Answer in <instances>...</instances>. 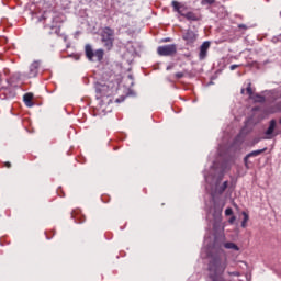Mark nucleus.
Here are the masks:
<instances>
[{
    "instance_id": "obj_1",
    "label": "nucleus",
    "mask_w": 281,
    "mask_h": 281,
    "mask_svg": "<svg viewBox=\"0 0 281 281\" xmlns=\"http://www.w3.org/2000/svg\"><path fill=\"white\" fill-rule=\"evenodd\" d=\"M225 177V166L220 165L218 162H213L209 175H204V179L207 183L206 190H209L212 199H216V196H221L227 187L229 186L228 181H223Z\"/></svg>"
},
{
    "instance_id": "obj_2",
    "label": "nucleus",
    "mask_w": 281,
    "mask_h": 281,
    "mask_svg": "<svg viewBox=\"0 0 281 281\" xmlns=\"http://www.w3.org/2000/svg\"><path fill=\"white\" fill-rule=\"evenodd\" d=\"M227 255L223 250V246H220L217 254L212 255L209 261V277L212 281H227L223 278L225 270L227 269Z\"/></svg>"
},
{
    "instance_id": "obj_3",
    "label": "nucleus",
    "mask_w": 281,
    "mask_h": 281,
    "mask_svg": "<svg viewBox=\"0 0 281 281\" xmlns=\"http://www.w3.org/2000/svg\"><path fill=\"white\" fill-rule=\"evenodd\" d=\"M101 41L103 43V47L111 52L113 49V42L115 41V31L113 29L105 26L101 32Z\"/></svg>"
},
{
    "instance_id": "obj_4",
    "label": "nucleus",
    "mask_w": 281,
    "mask_h": 281,
    "mask_svg": "<svg viewBox=\"0 0 281 281\" xmlns=\"http://www.w3.org/2000/svg\"><path fill=\"white\" fill-rule=\"evenodd\" d=\"M85 54L90 63H101V60L104 58V49L99 48L94 52L91 44H86Z\"/></svg>"
},
{
    "instance_id": "obj_5",
    "label": "nucleus",
    "mask_w": 281,
    "mask_h": 281,
    "mask_svg": "<svg viewBox=\"0 0 281 281\" xmlns=\"http://www.w3.org/2000/svg\"><path fill=\"white\" fill-rule=\"evenodd\" d=\"M278 127V121L276 119L270 120L268 128L265 131V136L261 137V139H273V137H277L278 132H276V128Z\"/></svg>"
},
{
    "instance_id": "obj_6",
    "label": "nucleus",
    "mask_w": 281,
    "mask_h": 281,
    "mask_svg": "<svg viewBox=\"0 0 281 281\" xmlns=\"http://www.w3.org/2000/svg\"><path fill=\"white\" fill-rule=\"evenodd\" d=\"M158 56H175L177 54V45L176 44H168L164 46H159L157 48Z\"/></svg>"
},
{
    "instance_id": "obj_7",
    "label": "nucleus",
    "mask_w": 281,
    "mask_h": 281,
    "mask_svg": "<svg viewBox=\"0 0 281 281\" xmlns=\"http://www.w3.org/2000/svg\"><path fill=\"white\" fill-rule=\"evenodd\" d=\"M171 8H173V12L179 14V16L186 18V14H188V5H186V3H183V2L173 0L171 2Z\"/></svg>"
},
{
    "instance_id": "obj_8",
    "label": "nucleus",
    "mask_w": 281,
    "mask_h": 281,
    "mask_svg": "<svg viewBox=\"0 0 281 281\" xmlns=\"http://www.w3.org/2000/svg\"><path fill=\"white\" fill-rule=\"evenodd\" d=\"M38 67H41V60H35L30 65L27 78H36L38 76Z\"/></svg>"
},
{
    "instance_id": "obj_9",
    "label": "nucleus",
    "mask_w": 281,
    "mask_h": 281,
    "mask_svg": "<svg viewBox=\"0 0 281 281\" xmlns=\"http://www.w3.org/2000/svg\"><path fill=\"white\" fill-rule=\"evenodd\" d=\"M95 93H97V100H100L102 95H106V90L109 87L106 85L95 83Z\"/></svg>"
},
{
    "instance_id": "obj_10",
    "label": "nucleus",
    "mask_w": 281,
    "mask_h": 281,
    "mask_svg": "<svg viewBox=\"0 0 281 281\" xmlns=\"http://www.w3.org/2000/svg\"><path fill=\"white\" fill-rule=\"evenodd\" d=\"M210 42H204L201 46H200V54H199V59L200 60H205V58H207V49H210Z\"/></svg>"
},
{
    "instance_id": "obj_11",
    "label": "nucleus",
    "mask_w": 281,
    "mask_h": 281,
    "mask_svg": "<svg viewBox=\"0 0 281 281\" xmlns=\"http://www.w3.org/2000/svg\"><path fill=\"white\" fill-rule=\"evenodd\" d=\"M184 19L190 22H196V21H202L203 15L201 13H194L192 11H187Z\"/></svg>"
},
{
    "instance_id": "obj_12",
    "label": "nucleus",
    "mask_w": 281,
    "mask_h": 281,
    "mask_svg": "<svg viewBox=\"0 0 281 281\" xmlns=\"http://www.w3.org/2000/svg\"><path fill=\"white\" fill-rule=\"evenodd\" d=\"M183 41H187V43H194L196 41V33L192 30H188L182 35Z\"/></svg>"
},
{
    "instance_id": "obj_13",
    "label": "nucleus",
    "mask_w": 281,
    "mask_h": 281,
    "mask_svg": "<svg viewBox=\"0 0 281 281\" xmlns=\"http://www.w3.org/2000/svg\"><path fill=\"white\" fill-rule=\"evenodd\" d=\"M32 100H34L33 93L29 92L23 95V102H24L25 106H27L29 109H32V106H34V102Z\"/></svg>"
},
{
    "instance_id": "obj_14",
    "label": "nucleus",
    "mask_w": 281,
    "mask_h": 281,
    "mask_svg": "<svg viewBox=\"0 0 281 281\" xmlns=\"http://www.w3.org/2000/svg\"><path fill=\"white\" fill-rule=\"evenodd\" d=\"M262 153H267V147H265L263 149L250 151L249 154L246 155V159H251V157H258L262 155Z\"/></svg>"
},
{
    "instance_id": "obj_15",
    "label": "nucleus",
    "mask_w": 281,
    "mask_h": 281,
    "mask_svg": "<svg viewBox=\"0 0 281 281\" xmlns=\"http://www.w3.org/2000/svg\"><path fill=\"white\" fill-rule=\"evenodd\" d=\"M223 247L225 249H233V251H240V248L238 247V245H236L233 241H227L223 244Z\"/></svg>"
},
{
    "instance_id": "obj_16",
    "label": "nucleus",
    "mask_w": 281,
    "mask_h": 281,
    "mask_svg": "<svg viewBox=\"0 0 281 281\" xmlns=\"http://www.w3.org/2000/svg\"><path fill=\"white\" fill-rule=\"evenodd\" d=\"M270 113H281V101L269 108Z\"/></svg>"
},
{
    "instance_id": "obj_17",
    "label": "nucleus",
    "mask_w": 281,
    "mask_h": 281,
    "mask_svg": "<svg viewBox=\"0 0 281 281\" xmlns=\"http://www.w3.org/2000/svg\"><path fill=\"white\" fill-rule=\"evenodd\" d=\"M251 100H254L255 102H259V103H263L267 101V99L262 95H260L259 93H256L252 98H250Z\"/></svg>"
},
{
    "instance_id": "obj_18",
    "label": "nucleus",
    "mask_w": 281,
    "mask_h": 281,
    "mask_svg": "<svg viewBox=\"0 0 281 281\" xmlns=\"http://www.w3.org/2000/svg\"><path fill=\"white\" fill-rule=\"evenodd\" d=\"M241 214L244 216L241 227L245 229V227H247V223L249 222V214H247V212H243Z\"/></svg>"
},
{
    "instance_id": "obj_19",
    "label": "nucleus",
    "mask_w": 281,
    "mask_h": 281,
    "mask_svg": "<svg viewBox=\"0 0 281 281\" xmlns=\"http://www.w3.org/2000/svg\"><path fill=\"white\" fill-rule=\"evenodd\" d=\"M246 93L249 95V98H254V89H251V82H249L246 87Z\"/></svg>"
},
{
    "instance_id": "obj_20",
    "label": "nucleus",
    "mask_w": 281,
    "mask_h": 281,
    "mask_svg": "<svg viewBox=\"0 0 281 281\" xmlns=\"http://www.w3.org/2000/svg\"><path fill=\"white\" fill-rule=\"evenodd\" d=\"M216 0H201V5H214Z\"/></svg>"
},
{
    "instance_id": "obj_21",
    "label": "nucleus",
    "mask_w": 281,
    "mask_h": 281,
    "mask_svg": "<svg viewBox=\"0 0 281 281\" xmlns=\"http://www.w3.org/2000/svg\"><path fill=\"white\" fill-rule=\"evenodd\" d=\"M225 214H226V216H232L234 214V210H232V207H227L225 210Z\"/></svg>"
},
{
    "instance_id": "obj_22",
    "label": "nucleus",
    "mask_w": 281,
    "mask_h": 281,
    "mask_svg": "<svg viewBox=\"0 0 281 281\" xmlns=\"http://www.w3.org/2000/svg\"><path fill=\"white\" fill-rule=\"evenodd\" d=\"M183 76H186V74H183V72H177V74L175 75V78H177V80H181V78H183Z\"/></svg>"
},
{
    "instance_id": "obj_23",
    "label": "nucleus",
    "mask_w": 281,
    "mask_h": 281,
    "mask_svg": "<svg viewBox=\"0 0 281 281\" xmlns=\"http://www.w3.org/2000/svg\"><path fill=\"white\" fill-rule=\"evenodd\" d=\"M228 276H235L236 278L240 277V272L238 271H233V272H227Z\"/></svg>"
},
{
    "instance_id": "obj_24",
    "label": "nucleus",
    "mask_w": 281,
    "mask_h": 281,
    "mask_svg": "<svg viewBox=\"0 0 281 281\" xmlns=\"http://www.w3.org/2000/svg\"><path fill=\"white\" fill-rule=\"evenodd\" d=\"M52 30H55V34H57V36H60V26H57V27L52 26Z\"/></svg>"
},
{
    "instance_id": "obj_25",
    "label": "nucleus",
    "mask_w": 281,
    "mask_h": 281,
    "mask_svg": "<svg viewBox=\"0 0 281 281\" xmlns=\"http://www.w3.org/2000/svg\"><path fill=\"white\" fill-rule=\"evenodd\" d=\"M238 67H240V66L234 64V65H231V66H229V69H231V71H234V70L238 69Z\"/></svg>"
},
{
    "instance_id": "obj_26",
    "label": "nucleus",
    "mask_w": 281,
    "mask_h": 281,
    "mask_svg": "<svg viewBox=\"0 0 281 281\" xmlns=\"http://www.w3.org/2000/svg\"><path fill=\"white\" fill-rule=\"evenodd\" d=\"M260 139H262V138H254L252 143H251V146H256V144H259Z\"/></svg>"
},
{
    "instance_id": "obj_27",
    "label": "nucleus",
    "mask_w": 281,
    "mask_h": 281,
    "mask_svg": "<svg viewBox=\"0 0 281 281\" xmlns=\"http://www.w3.org/2000/svg\"><path fill=\"white\" fill-rule=\"evenodd\" d=\"M124 100H126V98L125 97H121V98L116 99L115 102L117 104H120V103L124 102Z\"/></svg>"
},
{
    "instance_id": "obj_28",
    "label": "nucleus",
    "mask_w": 281,
    "mask_h": 281,
    "mask_svg": "<svg viewBox=\"0 0 281 281\" xmlns=\"http://www.w3.org/2000/svg\"><path fill=\"white\" fill-rule=\"evenodd\" d=\"M244 164L247 168H249V158H247V156L244 158Z\"/></svg>"
},
{
    "instance_id": "obj_29",
    "label": "nucleus",
    "mask_w": 281,
    "mask_h": 281,
    "mask_svg": "<svg viewBox=\"0 0 281 281\" xmlns=\"http://www.w3.org/2000/svg\"><path fill=\"white\" fill-rule=\"evenodd\" d=\"M236 221V216H232L229 220H228V223L234 224V222Z\"/></svg>"
},
{
    "instance_id": "obj_30",
    "label": "nucleus",
    "mask_w": 281,
    "mask_h": 281,
    "mask_svg": "<svg viewBox=\"0 0 281 281\" xmlns=\"http://www.w3.org/2000/svg\"><path fill=\"white\" fill-rule=\"evenodd\" d=\"M238 27H239V30H247V25H245V24H239Z\"/></svg>"
},
{
    "instance_id": "obj_31",
    "label": "nucleus",
    "mask_w": 281,
    "mask_h": 281,
    "mask_svg": "<svg viewBox=\"0 0 281 281\" xmlns=\"http://www.w3.org/2000/svg\"><path fill=\"white\" fill-rule=\"evenodd\" d=\"M170 41H171L170 37H167V38L161 40L162 43H170Z\"/></svg>"
},
{
    "instance_id": "obj_32",
    "label": "nucleus",
    "mask_w": 281,
    "mask_h": 281,
    "mask_svg": "<svg viewBox=\"0 0 281 281\" xmlns=\"http://www.w3.org/2000/svg\"><path fill=\"white\" fill-rule=\"evenodd\" d=\"M4 166H5L7 168H12V164L9 162V161H7V162L4 164Z\"/></svg>"
},
{
    "instance_id": "obj_33",
    "label": "nucleus",
    "mask_w": 281,
    "mask_h": 281,
    "mask_svg": "<svg viewBox=\"0 0 281 281\" xmlns=\"http://www.w3.org/2000/svg\"><path fill=\"white\" fill-rule=\"evenodd\" d=\"M75 222H77V223H85V218H82V220H80V221L75 220Z\"/></svg>"
},
{
    "instance_id": "obj_34",
    "label": "nucleus",
    "mask_w": 281,
    "mask_h": 281,
    "mask_svg": "<svg viewBox=\"0 0 281 281\" xmlns=\"http://www.w3.org/2000/svg\"><path fill=\"white\" fill-rule=\"evenodd\" d=\"M172 69V65L167 66V71H170Z\"/></svg>"
},
{
    "instance_id": "obj_35",
    "label": "nucleus",
    "mask_w": 281,
    "mask_h": 281,
    "mask_svg": "<svg viewBox=\"0 0 281 281\" xmlns=\"http://www.w3.org/2000/svg\"><path fill=\"white\" fill-rule=\"evenodd\" d=\"M240 93L241 95H245V88H241Z\"/></svg>"
},
{
    "instance_id": "obj_36",
    "label": "nucleus",
    "mask_w": 281,
    "mask_h": 281,
    "mask_svg": "<svg viewBox=\"0 0 281 281\" xmlns=\"http://www.w3.org/2000/svg\"><path fill=\"white\" fill-rule=\"evenodd\" d=\"M76 60H80V56L75 55Z\"/></svg>"
},
{
    "instance_id": "obj_37",
    "label": "nucleus",
    "mask_w": 281,
    "mask_h": 281,
    "mask_svg": "<svg viewBox=\"0 0 281 281\" xmlns=\"http://www.w3.org/2000/svg\"><path fill=\"white\" fill-rule=\"evenodd\" d=\"M217 247H218V244L215 243L214 244V249H217Z\"/></svg>"
},
{
    "instance_id": "obj_38",
    "label": "nucleus",
    "mask_w": 281,
    "mask_h": 281,
    "mask_svg": "<svg viewBox=\"0 0 281 281\" xmlns=\"http://www.w3.org/2000/svg\"><path fill=\"white\" fill-rule=\"evenodd\" d=\"M71 217H72V218H76V217L74 216V213H71Z\"/></svg>"
}]
</instances>
